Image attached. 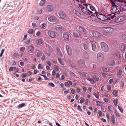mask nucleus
<instances>
[{"label": "nucleus", "instance_id": "nucleus-5", "mask_svg": "<svg viewBox=\"0 0 126 126\" xmlns=\"http://www.w3.org/2000/svg\"><path fill=\"white\" fill-rule=\"evenodd\" d=\"M88 8H89L92 11H90L89 9L88 12L89 13V14H89V15H90L91 16H93L94 14H96V12L95 8L94 7V6H91L90 5V4H88Z\"/></svg>", "mask_w": 126, "mask_h": 126}, {"label": "nucleus", "instance_id": "nucleus-35", "mask_svg": "<svg viewBox=\"0 0 126 126\" xmlns=\"http://www.w3.org/2000/svg\"><path fill=\"white\" fill-rule=\"evenodd\" d=\"M126 46L124 45H122L120 47V49L121 51H124L125 49Z\"/></svg>", "mask_w": 126, "mask_h": 126}, {"label": "nucleus", "instance_id": "nucleus-2", "mask_svg": "<svg viewBox=\"0 0 126 126\" xmlns=\"http://www.w3.org/2000/svg\"><path fill=\"white\" fill-rule=\"evenodd\" d=\"M110 1L111 2V3L112 4V5L111 9L110 10L111 13L112 14H111L112 15V14H113V15H114V14L116 16V14L115 13H117V12H118V13L119 14H121V13H120L121 12L120 11V9H118L117 8V6L115 5V2L116 3V2H117L116 1V3L113 0H110Z\"/></svg>", "mask_w": 126, "mask_h": 126}, {"label": "nucleus", "instance_id": "nucleus-17", "mask_svg": "<svg viewBox=\"0 0 126 126\" xmlns=\"http://www.w3.org/2000/svg\"><path fill=\"white\" fill-rule=\"evenodd\" d=\"M56 49L57 55L60 57H62L63 56V55L59 48L58 47H57Z\"/></svg>", "mask_w": 126, "mask_h": 126}, {"label": "nucleus", "instance_id": "nucleus-52", "mask_svg": "<svg viewBox=\"0 0 126 126\" xmlns=\"http://www.w3.org/2000/svg\"><path fill=\"white\" fill-rule=\"evenodd\" d=\"M24 41V42L26 44H29L30 43V41L29 39H27V40Z\"/></svg>", "mask_w": 126, "mask_h": 126}, {"label": "nucleus", "instance_id": "nucleus-4", "mask_svg": "<svg viewBox=\"0 0 126 126\" xmlns=\"http://www.w3.org/2000/svg\"><path fill=\"white\" fill-rule=\"evenodd\" d=\"M83 6H84L81 9V10L82 12L85 14L87 15H89V14L88 11H89V9L88 8V5L87 4H83Z\"/></svg>", "mask_w": 126, "mask_h": 126}, {"label": "nucleus", "instance_id": "nucleus-58", "mask_svg": "<svg viewBox=\"0 0 126 126\" xmlns=\"http://www.w3.org/2000/svg\"><path fill=\"white\" fill-rule=\"evenodd\" d=\"M48 85L49 86H51L52 87H54L55 86V85L54 84L51 82L49 83H48Z\"/></svg>", "mask_w": 126, "mask_h": 126}, {"label": "nucleus", "instance_id": "nucleus-46", "mask_svg": "<svg viewBox=\"0 0 126 126\" xmlns=\"http://www.w3.org/2000/svg\"><path fill=\"white\" fill-rule=\"evenodd\" d=\"M113 103L114 105L115 106H116L117 105V103L118 102V99H114L113 101Z\"/></svg>", "mask_w": 126, "mask_h": 126}, {"label": "nucleus", "instance_id": "nucleus-19", "mask_svg": "<svg viewBox=\"0 0 126 126\" xmlns=\"http://www.w3.org/2000/svg\"><path fill=\"white\" fill-rule=\"evenodd\" d=\"M93 34L94 37H99L100 35V33L98 32L94 31L92 32Z\"/></svg>", "mask_w": 126, "mask_h": 126}, {"label": "nucleus", "instance_id": "nucleus-24", "mask_svg": "<svg viewBox=\"0 0 126 126\" xmlns=\"http://www.w3.org/2000/svg\"><path fill=\"white\" fill-rule=\"evenodd\" d=\"M73 12L78 16L81 17L82 16V15L80 13H79L77 10H76L75 9L73 10Z\"/></svg>", "mask_w": 126, "mask_h": 126}, {"label": "nucleus", "instance_id": "nucleus-44", "mask_svg": "<svg viewBox=\"0 0 126 126\" xmlns=\"http://www.w3.org/2000/svg\"><path fill=\"white\" fill-rule=\"evenodd\" d=\"M46 26V23H44L42 24L40 27L41 29L44 28Z\"/></svg>", "mask_w": 126, "mask_h": 126}, {"label": "nucleus", "instance_id": "nucleus-61", "mask_svg": "<svg viewBox=\"0 0 126 126\" xmlns=\"http://www.w3.org/2000/svg\"><path fill=\"white\" fill-rule=\"evenodd\" d=\"M5 50L4 49H2L1 50V53L0 54V57H1L2 56L4 52V51Z\"/></svg>", "mask_w": 126, "mask_h": 126}, {"label": "nucleus", "instance_id": "nucleus-27", "mask_svg": "<svg viewBox=\"0 0 126 126\" xmlns=\"http://www.w3.org/2000/svg\"><path fill=\"white\" fill-rule=\"evenodd\" d=\"M88 29L86 31V32H84L83 33H82V34H83V36L84 37H87L88 35H89V32H88Z\"/></svg>", "mask_w": 126, "mask_h": 126}, {"label": "nucleus", "instance_id": "nucleus-43", "mask_svg": "<svg viewBox=\"0 0 126 126\" xmlns=\"http://www.w3.org/2000/svg\"><path fill=\"white\" fill-rule=\"evenodd\" d=\"M34 30H33L32 29H30L29 30L28 32L30 34H32L33 33Z\"/></svg>", "mask_w": 126, "mask_h": 126}, {"label": "nucleus", "instance_id": "nucleus-20", "mask_svg": "<svg viewBox=\"0 0 126 126\" xmlns=\"http://www.w3.org/2000/svg\"><path fill=\"white\" fill-rule=\"evenodd\" d=\"M9 70L10 71H13V70H16V72H18V69L16 67H10L9 69Z\"/></svg>", "mask_w": 126, "mask_h": 126}, {"label": "nucleus", "instance_id": "nucleus-62", "mask_svg": "<svg viewBox=\"0 0 126 126\" xmlns=\"http://www.w3.org/2000/svg\"><path fill=\"white\" fill-rule=\"evenodd\" d=\"M38 69H43V67L41 64H38Z\"/></svg>", "mask_w": 126, "mask_h": 126}, {"label": "nucleus", "instance_id": "nucleus-56", "mask_svg": "<svg viewBox=\"0 0 126 126\" xmlns=\"http://www.w3.org/2000/svg\"><path fill=\"white\" fill-rule=\"evenodd\" d=\"M73 34L74 36L75 37H77L79 35L78 33L76 32H73Z\"/></svg>", "mask_w": 126, "mask_h": 126}, {"label": "nucleus", "instance_id": "nucleus-30", "mask_svg": "<svg viewBox=\"0 0 126 126\" xmlns=\"http://www.w3.org/2000/svg\"><path fill=\"white\" fill-rule=\"evenodd\" d=\"M46 1L45 0H41L40 1L39 3V4L40 6H42L45 5Z\"/></svg>", "mask_w": 126, "mask_h": 126}, {"label": "nucleus", "instance_id": "nucleus-10", "mask_svg": "<svg viewBox=\"0 0 126 126\" xmlns=\"http://www.w3.org/2000/svg\"><path fill=\"white\" fill-rule=\"evenodd\" d=\"M67 51L68 55L71 56L72 55V49L71 47L68 45L66 46Z\"/></svg>", "mask_w": 126, "mask_h": 126}, {"label": "nucleus", "instance_id": "nucleus-59", "mask_svg": "<svg viewBox=\"0 0 126 126\" xmlns=\"http://www.w3.org/2000/svg\"><path fill=\"white\" fill-rule=\"evenodd\" d=\"M118 108L119 110L120 111V112L121 113H123V109L120 106H118Z\"/></svg>", "mask_w": 126, "mask_h": 126}, {"label": "nucleus", "instance_id": "nucleus-7", "mask_svg": "<svg viewBox=\"0 0 126 126\" xmlns=\"http://www.w3.org/2000/svg\"><path fill=\"white\" fill-rule=\"evenodd\" d=\"M97 60L100 62H102L104 60V56L101 52L98 53L97 54Z\"/></svg>", "mask_w": 126, "mask_h": 126}, {"label": "nucleus", "instance_id": "nucleus-51", "mask_svg": "<svg viewBox=\"0 0 126 126\" xmlns=\"http://www.w3.org/2000/svg\"><path fill=\"white\" fill-rule=\"evenodd\" d=\"M28 75V73H25L24 74H23L21 75V77L22 78H24L26 77L27 75Z\"/></svg>", "mask_w": 126, "mask_h": 126}, {"label": "nucleus", "instance_id": "nucleus-40", "mask_svg": "<svg viewBox=\"0 0 126 126\" xmlns=\"http://www.w3.org/2000/svg\"><path fill=\"white\" fill-rule=\"evenodd\" d=\"M118 91L116 90H114L112 92V94L114 96H116L118 94Z\"/></svg>", "mask_w": 126, "mask_h": 126}, {"label": "nucleus", "instance_id": "nucleus-23", "mask_svg": "<svg viewBox=\"0 0 126 126\" xmlns=\"http://www.w3.org/2000/svg\"><path fill=\"white\" fill-rule=\"evenodd\" d=\"M28 49L30 52L32 53L34 51V48L32 46H30L28 47Z\"/></svg>", "mask_w": 126, "mask_h": 126}, {"label": "nucleus", "instance_id": "nucleus-28", "mask_svg": "<svg viewBox=\"0 0 126 126\" xmlns=\"http://www.w3.org/2000/svg\"><path fill=\"white\" fill-rule=\"evenodd\" d=\"M54 29L56 31H60L63 30V28L61 26L56 27Z\"/></svg>", "mask_w": 126, "mask_h": 126}, {"label": "nucleus", "instance_id": "nucleus-49", "mask_svg": "<svg viewBox=\"0 0 126 126\" xmlns=\"http://www.w3.org/2000/svg\"><path fill=\"white\" fill-rule=\"evenodd\" d=\"M55 69L57 71H58L59 70V67L57 66H55L54 67Z\"/></svg>", "mask_w": 126, "mask_h": 126}, {"label": "nucleus", "instance_id": "nucleus-37", "mask_svg": "<svg viewBox=\"0 0 126 126\" xmlns=\"http://www.w3.org/2000/svg\"><path fill=\"white\" fill-rule=\"evenodd\" d=\"M105 30V28H104L102 31V33L104 35L107 36L108 35V33L107 32H104Z\"/></svg>", "mask_w": 126, "mask_h": 126}, {"label": "nucleus", "instance_id": "nucleus-64", "mask_svg": "<svg viewBox=\"0 0 126 126\" xmlns=\"http://www.w3.org/2000/svg\"><path fill=\"white\" fill-rule=\"evenodd\" d=\"M98 114L100 116H101L102 115V112L100 111H98Z\"/></svg>", "mask_w": 126, "mask_h": 126}, {"label": "nucleus", "instance_id": "nucleus-22", "mask_svg": "<svg viewBox=\"0 0 126 126\" xmlns=\"http://www.w3.org/2000/svg\"><path fill=\"white\" fill-rule=\"evenodd\" d=\"M113 19H111L112 20H114V19H115V21L117 23L119 22L122 21L123 20H122L121 17H117L116 18H115V17Z\"/></svg>", "mask_w": 126, "mask_h": 126}, {"label": "nucleus", "instance_id": "nucleus-60", "mask_svg": "<svg viewBox=\"0 0 126 126\" xmlns=\"http://www.w3.org/2000/svg\"><path fill=\"white\" fill-rule=\"evenodd\" d=\"M64 84L65 86L66 87H69L70 86L69 85V83L67 82H66L64 83Z\"/></svg>", "mask_w": 126, "mask_h": 126}, {"label": "nucleus", "instance_id": "nucleus-42", "mask_svg": "<svg viewBox=\"0 0 126 126\" xmlns=\"http://www.w3.org/2000/svg\"><path fill=\"white\" fill-rule=\"evenodd\" d=\"M58 60L59 62L62 65H64V64L62 60H61V59L60 58H58Z\"/></svg>", "mask_w": 126, "mask_h": 126}, {"label": "nucleus", "instance_id": "nucleus-15", "mask_svg": "<svg viewBox=\"0 0 126 126\" xmlns=\"http://www.w3.org/2000/svg\"><path fill=\"white\" fill-rule=\"evenodd\" d=\"M78 63L79 65L81 67H84L85 66V62L82 59H80L78 61Z\"/></svg>", "mask_w": 126, "mask_h": 126}, {"label": "nucleus", "instance_id": "nucleus-29", "mask_svg": "<svg viewBox=\"0 0 126 126\" xmlns=\"http://www.w3.org/2000/svg\"><path fill=\"white\" fill-rule=\"evenodd\" d=\"M91 45L92 50L94 51H95L96 50V47L95 45L93 43H91Z\"/></svg>", "mask_w": 126, "mask_h": 126}, {"label": "nucleus", "instance_id": "nucleus-13", "mask_svg": "<svg viewBox=\"0 0 126 126\" xmlns=\"http://www.w3.org/2000/svg\"><path fill=\"white\" fill-rule=\"evenodd\" d=\"M53 9V6L50 5H48L46 7V11L47 12H49L52 11Z\"/></svg>", "mask_w": 126, "mask_h": 126}, {"label": "nucleus", "instance_id": "nucleus-48", "mask_svg": "<svg viewBox=\"0 0 126 126\" xmlns=\"http://www.w3.org/2000/svg\"><path fill=\"white\" fill-rule=\"evenodd\" d=\"M96 103L97 105L101 106L102 105V104L101 102L99 101H96Z\"/></svg>", "mask_w": 126, "mask_h": 126}, {"label": "nucleus", "instance_id": "nucleus-36", "mask_svg": "<svg viewBox=\"0 0 126 126\" xmlns=\"http://www.w3.org/2000/svg\"><path fill=\"white\" fill-rule=\"evenodd\" d=\"M89 59V55H84L83 56V59L85 61H87Z\"/></svg>", "mask_w": 126, "mask_h": 126}, {"label": "nucleus", "instance_id": "nucleus-6", "mask_svg": "<svg viewBox=\"0 0 126 126\" xmlns=\"http://www.w3.org/2000/svg\"><path fill=\"white\" fill-rule=\"evenodd\" d=\"M47 34L49 36L52 38L55 37L57 35V33L55 31L52 30H49L47 32Z\"/></svg>", "mask_w": 126, "mask_h": 126}, {"label": "nucleus", "instance_id": "nucleus-63", "mask_svg": "<svg viewBox=\"0 0 126 126\" xmlns=\"http://www.w3.org/2000/svg\"><path fill=\"white\" fill-rule=\"evenodd\" d=\"M70 74L71 76L73 77H75V74L72 72H71L70 73Z\"/></svg>", "mask_w": 126, "mask_h": 126}, {"label": "nucleus", "instance_id": "nucleus-1", "mask_svg": "<svg viewBox=\"0 0 126 126\" xmlns=\"http://www.w3.org/2000/svg\"><path fill=\"white\" fill-rule=\"evenodd\" d=\"M97 17L99 19L102 21H107L108 20L113 19L116 17L115 15L109 14L106 17L105 15L98 13L96 15Z\"/></svg>", "mask_w": 126, "mask_h": 126}, {"label": "nucleus", "instance_id": "nucleus-55", "mask_svg": "<svg viewBox=\"0 0 126 126\" xmlns=\"http://www.w3.org/2000/svg\"><path fill=\"white\" fill-rule=\"evenodd\" d=\"M126 38V35L125 34H123L122 35L121 38L123 40H124Z\"/></svg>", "mask_w": 126, "mask_h": 126}, {"label": "nucleus", "instance_id": "nucleus-47", "mask_svg": "<svg viewBox=\"0 0 126 126\" xmlns=\"http://www.w3.org/2000/svg\"><path fill=\"white\" fill-rule=\"evenodd\" d=\"M37 13L38 14H41L42 12V9H39L37 11Z\"/></svg>", "mask_w": 126, "mask_h": 126}, {"label": "nucleus", "instance_id": "nucleus-33", "mask_svg": "<svg viewBox=\"0 0 126 126\" xmlns=\"http://www.w3.org/2000/svg\"><path fill=\"white\" fill-rule=\"evenodd\" d=\"M87 80L89 81L92 84H94L95 82L94 80L91 78H88L87 79Z\"/></svg>", "mask_w": 126, "mask_h": 126}, {"label": "nucleus", "instance_id": "nucleus-3", "mask_svg": "<svg viewBox=\"0 0 126 126\" xmlns=\"http://www.w3.org/2000/svg\"><path fill=\"white\" fill-rule=\"evenodd\" d=\"M101 46L102 50L104 52H107L109 50V47L104 42L101 43Z\"/></svg>", "mask_w": 126, "mask_h": 126}, {"label": "nucleus", "instance_id": "nucleus-32", "mask_svg": "<svg viewBox=\"0 0 126 126\" xmlns=\"http://www.w3.org/2000/svg\"><path fill=\"white\" fill-rule=\"evenodd\" d=\"M110 119L112 123L113 124H115V121L114 116L113 115L112 116L110 117Z\"/></svg>", "mask_w": 126, "mask_h": 126}, {"label": "nucleus", "instance_id": "nucleus-54", "mask_svg": "<svg viewBox=\"0 0 126 126\" xmlns=\"http://www.w3.org/2000/svg\"><path fill=\"white\" fill-rule=\"evenodd\" d=\"M93 94L94 95L95 97L97 99H98L99 98V96L98 94H96V93H93Z\"/></svg>", "mask_w": 126, "mask_h": 126}, {"label": "nucleus", "instance_id": "nucleus-50", "mask_svg": "<svg viewBox=\"0 0 126 126\" xmlns=\"http://www.w3.org/2000/svg\"><path fill=\"white\" fill-rule=\"evenodd\" d=\"M20 50L21 51L24 52L25 50V48L24 47H22L20 48Z\"/></svg>", "mask_w": 126, "mask_h": 126}, {"label": "nucleus", "instance_id": "nucleus-12", "mask_svg": "<svg viewBox=\"0 0 126 126\" xmlns=\"http://www.w3.org/2000/svg\"><path fill=\"white\" fill-rule=\"evenodd\" d=\"M48 20L51 22H54L57 20V18L53 16H50L48 18Z\"/></svg>", "mask_w": 126, "mask_h": 126}, {"label": "nucleus", "instance_id": "nucleus-16", "mask_svg": "<svg viewBox=\"0 0 126 126\" xmlns=\"http://www.w3.org/2000/svg\"><path fill=\"white\" fill-rule=\"evenodd\" d=\"M115 62L114 60L111 59L109 60L108 62V64L110 66H113L115 64Z\"/></svg>", "mask_w": 126, "mask_h": 126}, {"label": "nucleus", "instance_id": "nucleus-14", "mask_svg": "<svg viewBox=\"0 0 126 126\" xmlns=\"http://www.w3.org/2000/svg\"><path fill=\"white\" fill-rule=\"evenodd\" d=\"M88 29H85L84 28L81 26H79L78 28V31L81 33H82L84 32H86V31Z\"/></svg>", "mask_w": 126, "mask_h": 126}, {"label": "nucleus", "instance_id": "nucleus-11", "mask_svg": "<svg viewBox=\"0 0 126 126\" xmlns=\"http://www.w3.org/2000/svg\"><path fill=\"white\" fill-rule=\"evenodd\" d=\"M125 0H123L122 2H124V4L123 5H122L121 7V9H120V11L121 12L123 11H126V2H125L124 1Z\"/></svg>", "mask_w": 126, "mask_h": 126}, {"label": "nucleus", "instance_id": "nucleus-45", "mask_svg": "<svg viewBox=\"0 0 126 126\" xmlns=\"http://www.w3.org/2000/svg\"><path fill=\"white\" fill-rule=\"evenodd\" d=\"M25 105V103H22L18 105L17 107L19 108H21L24 107Z\"/></svg>", "mask_w": 126, "mask_h": 126}, {"label": "nucleus", "instance_id": "nucleus-57", "mask_svg": "<svg viewBox=\"0 0 126 126\" xmlns=\"http://www.w3.org/2000/svg\"><path fill=\"white\" fill-rule=\"evenodd\" d=\"M13 56H14L16 58H18L19 57V55H18V54L17 53H14L13 54Z\"/></svg>", "mask_w": 126, "mask_h": 126}, {"label": "nucleus", "instance_id": "nucleus-26", "mask_svg": "<svg viewBox=\"0 0 126 126\" xmlns=\"http://www.w3.org/2000/svg\"><path fill=\"white\" fill-rule=\"evenodd\" d=\"M122 69H120L119 70L118 72L117 73V75L118 77H120L122 74Z\"/></svg>", "mask_w": 126, "mask_h": 126}, {"label": "nucleus", "instance_id": "nucleus-8", "mask_svg": "<svg viewBox=\"0 0 126 126\" xmlns=\"http://www.w3.org/2000/svg\"><path fill=\"white\" fill-rule=\"evenodd\" d=\"M58 13L61 18L65 19L67 18V16L65 12L62 11H60L58 12Z\"/></svg>", "mask_w": 126, "mask_h": 126}, {"label": "nucleus", "instance_id": "nucleus-18", "mask_svg": "<svg viewBox=\"0 0 126 126\" xmlns=\"http://www.w3.org/2000/svg\"><path fill=\"white\" fill-rule=\"evenodd\" d=\"M105 30L104 32H108V33L112 32L113 31V29L110 27H107L105 28Z\"/></svg>", "mask_w": 126, "mask_h": 126}, {"label": "nucleus", "instance_id": "nucleus-9", "mask_svg": "<svg viewBox=\"0 0 126 126\" xmlns=\"http://www.w3.org/2000/svg\"><path fill=\"white\" fill-rule=\"evenodd\" d=\"M63 37L65 40L68 41L69 38V34L66 32H64L63 34Z\"/></svg>", "mask_w": 126, "mask_h": 126}, {"label": "nucleus", "instance_id": "nucleus-25", "mask_svg": "<svg viewBox=\"0 0 126 126\" xmlns=\"http://www.w3.org/2000/svg\"><path fill=\"white\" fill-rule=\"evenodd\" d=\"M92 77L95 80L98 81H99L100 79L96 75H94L92 76Z\"/></svg>", "mask_w": 126, "mask_h": 126}, {"label": "nucleus", "instance_id": "nucleus-38", "mask_svg": "<svg viewBox=\"0 0 126 126\" xmlns=\"http://www.w3.org/2000/svg\"><path fill=\"white\" fill-rule=\"evenodd\" d=\"M79 75L84 77H86V74L85 73L82 72L79 73Z\"/></svg>", "mask_w": 126, "mask_h": 126}, {"label": "nucleus", "instance_id": "nucleus-34", "mask_svg": "<svg viewBox=\"0 0 126 126\" xmlns=\"http://www.w3.org/2000/svg\"><path fill=\"white\" fill-rule=\"evenodd\" d=\"M42 43V41L41 39H38L36 41V44L38 45L41 44Z\"/></svg>", "mask_w": 126, "mask_h": 126}, {"label": "nucleus", "instance_id": "nucleus-31", "mask_svg": "<svg viewBox=\"0 0 126 126\" xmlns=\"http://www.w3.org/2000/svg\"><path fill=\"white\" fill-rule=\"evenodd\" d=\"M103 71L105 72H108L109 71V68L105 67L102 68Z\"/></svg>", "mask_w": 126, "mask_h": 126}, {"label": "nucleus", "instance_id": "nucleus-21", "mask_svg": "<svg viewBox=\"0 0 126 126\" xmlns=\"http://www.w3.org/2000/svg\"><path fill=\"white\" fill-rule=\"evenodd\" d=\"M36 55L38 57H40L42 55V52L39 50H37L36 52Z\"/></svg>", "mask_w": 126, "mask_h": 126}, {"label": "nucleus", "instance_id": "nucleus-39", "mask_svg": "<svg viewBox=\"0 0 126 126\" xmlns=\"http://www.w3.org/2000/svg\"><path fill=\"white\" fill-rule=\"evenodd\" d=\"M83 46L85 50H87L88 49V45L87 44L84 43L83 44Z\"/></svg>", "mask_w": 126, "mask_h": 126}, {"label": "nucleus", "instance_id": "nucleus-53", "mask_svg": "<svg viewBox=\"0 0 126 126\" xmlns=\"http://www.w3.org/2000/svg\"><path fill=\"white\" fill-rule=\"evenodd\" d=\"M46 46L47 48L49 50H51L52 49V47L50 46L47 45L46 44Z\"/></svg>", "mask_w": 126, "mask_h": 126}, {"label": "nucleus", "instance_id": "nucleus-41", "mask_svg": "<svg viewBox=\"0 0 126 126\" xmlns=\"http://www.w3.org/2000/svg\"><path fill=\"white\" fill-rule=\"evenodd\" d=\"M115 113L117 117H120V114H119V112H118L117 110H115Z\"/></svg>", "mask_w": 126, "mask_h": 126}]
</instances>
